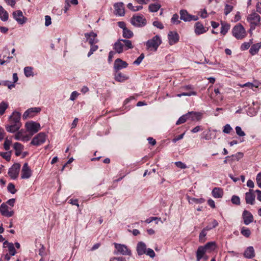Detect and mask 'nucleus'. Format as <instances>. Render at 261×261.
<instances>
[{
	"mask_svg": "<svg viewBox=\"0 0 261 261\" xmlns=\"http://www.w3.org/2000/svg\"><path fill=\"white\" fill-rule=\"evenodd\" d=\"M7 189L8 191L13 194H15L17 191L14 185L12 183H9L8 184Z\"/></svg>",
	"mask_w": 261,
	"mask_h": 261,
	"instance_id": "37998d69",
	"label": "nucleus"
},
{
	"mask_svg": "<svg viewBox=\"0 0 261 261\" xmlns=\"http://www.w3.org/2000/svg\"><path fill=\"white\" fill-rule=\"evenodd\" d=\"M201 118V114L199 112H189L187 114L181 116L177 121L176 124L179 125L185 122L188 119L191 118L192 120H199Z\"/></svg>",
	"mask_w": 261,
	"mask_h": 261,
	"instance_id": "f257e3e1",
	"label": "nucleus"
},
{
	"mask_svg": "<svg viewBox=\"0 0 261 261\" xmlns=\"http://www.w3.org/2000/svg\"><path fill=\"white\" fill-rule=\"evenodd\" d=\"M133 36V33L127 28L123 31V36L126 38H130Z\"/></svg>",
	"mask_w": 261,
	"mask_h": 261,
	"instance_id": "4c0bfd02",
	"label": "nucleus"
},
{
	"mask_svg": "<svg viewBox=\"0 0 261 261\" xmlns=\"http://www.w3.org/2000/svg\"><path fill=\"white\" fill-rule=\"evenodd\" d=\"M247 20L250 23V31L254 30L256 26L260 24V16L255 12L248 15Z\"/></svg>",
	"mask_w": 261,
	"mask_h": 261,
	"instance_id": "7ed1b4c3",
	"label": "nucleus"
},
{
	"mask_svg": "<svg viewBox=\"0 0 261 261\" xmlns=\"http://www.w3.org/2000/svg\"><path fill=\"white\" fill-rule=\"evenodd\" d=\"M13 79L14 81L13 83L8 81H3V84L5 86H7L9 89H12L13 88L15 87V83L18 80V77L16 73H14L13 74Z\"/></svg>",
	"mask_w": 261,
	"mask_h": 261,
	"instance_id": "412c9836",
	"label": "nucleus"
},
{
	"mask_svg": "<svg viewBox=\"0 0 261 261\" xmlns=\"http://www.w3.org/2000/svg\"><path fill=\"white\" fill-rule=\"evenodd\" d=\"M114 245L117 250L115 253L116 254H121L124 255L130 254L131 251L126 246L116 243H114Z\"/></svg>",
	"mask_w": 261,
	"mask_h": 261,
	"instance_id": "1a4fd4ad",
	"label": "nucleus"
},
{
	"mask_svg": "<svg viewBox=\"0 0 261 261\" xmlns=\"http://www.w3.org/2000/svg\"><path fill=\"white\" fill-rule=\"evenodd\" d=\"M123 48L124 44L122 43V39H119L115 43L114 45V49L117 53L120 54L122 53Z\"/></svg>",
	"mask_w": 261,
	"mask_h": 261,
	"instance_id": "5701e85b",
	"label": "nucleus"
},
{
	"mask_svg": "<svg viewBox=\"0 0 261 261\" xmlns=\"http://www.w3.org/2000/svg\"><path fill=\"white\" fill-rule=\"evenodd\" d=\"M25 126L27 130L30 132L32 135L38 132L41 128L39 123L32 121L27 122Z\"/></svg>",
	"mask_w": 261,
	"mask_h": 261,
	"instance_id": "423d86ee",
	"label": "nucleus"
},
{
	"mask_svg": "<svg viewBox=\"0 0 261 261\" xmlns=\"http://www.w3.org/2000/svg\"><path fill=\"white\" fill-rule=\"evenodd\" d=\"M137 251L138 255H142L146 253V247L145 244L141 242H139L137 247Z\"/></svg>",
	"mask_w": 261,
	"mask_h": 261,
	"instance_id": "393cba45",
	"label": "nucleus"
},
{
	"mask_svg": "<svg viewBox=\"0 0 261 261\" xmlns=\"http://www.w3.org/2000/svg\"><path fill=\"white\" fill-rule=\"evenodd\" d=\"M175 165L180 169H186L187 166L184 163L178 161L175 163Z\"/></svg>",
	"mask_w": 261,
	"mask_h": 261,
	"instance_id": "13d9d810",
	"label": "nucleus"
},
{
	"mask_svg": "<svg viewBox=\"0 0 261 261\" xmlns=\"http://www.w3.org/2000/svg\"><path fill=\"white\" fill-rule=\"evenodd\" d=\"M230 29V25L226 23H221V33L225 35Z\"/></svg>",
	"mask_w": 261,
	"mask_h": 261,
	"instance_id": "72a5a7b5",
	"label": "nucleus"
},
{
	"mask_svg": "<svg viewBox=\"0 0 261 261\" xmlns=\"http://www.w3.org/2000/svg\"><path fill=\"white\" fill-rule=\"evenodd\" d=\"M32 175V171L28 166L27 163H25L21 170V177L22 179H28Z\"/></svg>",
	"mask_w": 261,
	"mask_h": 261,
	"instance_id": "2eb2a0df",
	"label": "nucleus"
},
{
	"mask_svg": "<svg viewBox=\"0 0 261 261\" xmlns=\"http://www.w3.org/2000/svg\"><path fill=\"white\" fill-rule=\"evenodd\" d=\"M205 32H206V30L203 24L199 22H196L195 25V33L197 35H200Z\"/></svg>",
	"mask_w": 261,
	"mask_h": 261,
	"instance_id": "b1692460",
	"label": "nucleus"
},
{
	"mask_svg": "<svg viewBox=\"0 0 261 261\" xmlns=\"http://www.w3.org/2000/svg\"><path fill=\"white\" fill-rule=\"evenodd\" d=\"M245 86H248L249 88L252 89L253 87L257 88L258 87V84H254L251 83H247L242 86V87H245Z\"/></svg>",
	"mask_w": 261,
	"mask_h": 261,
	"instance_id": "e2e57ef3",
	"label": "nucleus"
},
{
	"mask_svg": "<svg viewBox=\"0 0 261 261\" xmlns=\"http://www.w3.org/2000/svg\"><path fill=\"white\" fill-rule=\"evenodd\" d=\"M8 248L9 249V251L10 252V254L12 256H14L16 253V251L15 250V249L14 246V244L12 243L9 244V246H8Z\"/></svg>",
	"mask_w": 261,
	"mask_h": 261,
	"instance_id": "a19ab883",
	"label": "nucleus"
},
{
	"mask_svg": "<svg viewBox=\"0 0 261 261\" xmlns=\"http://www.w3.org/2000/svg\"><path fill=\"white\" fill-rule=\"evenodd\" d=\"M20 169V164L19 163H15L9 169L8 174L11 177V178L15 179L18 176Z\"/></svg>",
	"mask_w": 261,
	"mask_h": 261,
	"instance_id": "6e6552de",
	"label": "nucleus"
},
{
	"mask_svg": "<svg viewBox=\"0 0 261 261\" xmlns=\"http://www.w3.org/2000/svg\"><path fill=\"white\" fill-rule=\"evenodd\" d=\"M196 94H197V93L196 92L191 91L190 92H188V93L184 92L181 94H177V96L180 97L182 96H192V95H196Z\"/></svg>",
	"mask_w": 261,
	"mask_h": 261,
	"instance_id": "6e6d98bb",
	"label": "nucleus"
},
{
	"mask_svg": "<svg viewBox=\"0 0 261 261\" xmlns=\"http://www.w3.org/2000/svg\"><path fill=\"white\" fill-rule=\"evenodd\" d=\"M206 249L202 246H200L198 248L196 252V258L197 261H199L203 256Z\"/></svg>",
	"mask_w": 261,
	"mask_h": 261,
	"instance_id": "cd10ccee",
	"label": "nucleus"
},
{
	"mask_svg": "<svg viewBox=\"0 0 261 261\" xmlns=\"http://www.w3.org/2000/svg\"><path fill=\"white\" fill-rule=\"evenodd\" d=\"M256 180L257 186L260 188H261V172H259L258 174H257L256 177Z\"/></svg>",
	"mask_w": 261,
	"mask_h": 261,
	"instance_id": "bf43d9fd",
	"label": "nucleus"
},
{
	"mask_svg": "<svg viewBox=\"0 0 261 261\" xmlns=\"http://www.w3.org/2000/svg\"><path fill=\"white\" fill-rule=\"evenodd\" d=\"M242 217L244 224L247 225H249L253 221V215L247 210L243 211Z\"/></svg>",
	"mask_w": 261,
	"mask_h": 261,
	"instance_id": "a211bd4d",
	"label": "nucleus"
},
{
	"mask_svg": "<svg viewBox=\"0 0 261 261\" xmlns=\"http://www.w3.org/2000/svg\"><path fill=\"white\" fill-rule=\"evenodd\" d=\"M245 30L241 24L236 25L232 30L233 35L238 39H241L245 36Z\"/></svg>",
	"mask_w": 261,
	"mask_h": 261,
	"instance_id": "20e7f679",
	"label": "nucleus"
},
{
	"mask_svg": "<svg viewBox=\"0 0 261 261\" xmlns=\"http://www.w3.org/2000/svg\"><path fill=\"white\" fill-rule=\"evenodd\" d=\"M128 64L121 59H117L114 64V69L115 72H118L120 70L127 67Z\"/></svg>",
	"mask_w": 261,
	"mask_h": 261,
	"instance_id": "f8f14e48",
	"label": "nucleus"
},
{
	"mask_svg": "<svg viewBox=\"0 0 261 261\" xmlns=\"http://www.w3.org/2000/svg\"><path fill=\"white\" fill-rule=\"evenodd\" d=\"M236 130L237 134L240 137H243L245 136V133L242 130L241 127L237 126L236 127Z\"/></svg>",
	"mask_w": 261,
	"mask_h": 261,
	"instance_id": "8fccbe9b",
	"label": "nucleus"
},
{
	"mask_svg": "<svg viewBox=\"0 0 261 261\" xmlns=\"http://www.w3.org/2000/svg\"><path fill=\"white\" fill-rule=\"evenodd\" d=\"M180 18L184 21H190L191 20H197L198 17L195 15H192L188 14L186 10H181L179 12Z\"/></svg>",
	"mask_w": 261,
	"mask_h": 261,
	"instance_id": "9b49d317",
	"label": "nucleus"
},
{
	"mask_svg": "<svg viewBox=\"0 0 261 261\" xmlns=\"http://www.w3.org/2000/svg\"><path fill=\"white\" fill-rule=\"evenodd\" d=\"M169 43L170 45H173L178 42L179 36L176 32L170 31L168 35Z\"/></svg>",
	"mask_w": 261,
	"mask_h": 261,
	"instance_id": "4468645a",
	"label": "nucleus"
},
{
	"mask_svg": "<svg viewBox=\"0 0 261 261\" xmlns=\"http://www.w3.org/2000/svg\"><path fill=\"white\" fill-rule=\"evenodd\" d=\"M21 114L19 112L14 111L12 115L9 117L10 123L17 124L21 126L20 120Z\"/></svg>",
	"mask_w": 261,
	"mask_h": 261,
	"instance_id": "ddd939ff",
	"label": "nucleus"
},
{
	"mask_svg": "<svg viewBox=\"0 0 261 261\" xmlns=\"http://www.w3.org/2000/svg\"><path fill=\"white\" fill-rule=\"evenodd\" d=\"M1 155L5 159L6 161H9L11 159V151H8L6 152H1Z\"/></svg>",
	"mask_w": 261,
	"mask_h": 261,
	"instance_id": "c03bdc74",
	"label": "nucleus"
},
{
	"mask_svg": "<svg viewBox=\"0 0 261 261\" xmlns=\"http://www.w3.org/2000/svg\"><path fill=\"white\" fill-rule=\"evenodd\" d=\"M233 8V7L232 6H231V5H229L228 4H226L225 9H224V14L226 15H227L230 12L232 11Z\"/></svg>",
	"mask_w": 261,
	"mask_h": 261,
	"instance_id": "09e8293b",
	"label": "nucleus"
},
{
	"mask_svg": "<svg viewBox=\"0 0 261 261\" xmlns=\"http://www.w3.org/2000/svg\"><path fill=\"white\" fill-rule=\"evenodd\" d=\"M215 242H210L207 243L203 247H205V248L207 249H214L215 247Z\"/></svg>",
	"mask_w": 261,
	"mask_h": 261,
	"instance_id": "49530a36",
	"label": "nucleus"
},
{
	"mask_svg": "<svg viewBox=\"0 0 261 261\" xmlns=\"http://www.w3.org/2000/svg\"><path fill=\"white\" fill-rule=\"evenodd\" d=\"M132 24L137 27H142L146 25V20L143 15L134 16L131 19Z\"/></svg>",
	"mask_w": 261,
	"mask_h": 261,
	"instance_id": "39448f33",
	"label": "nucleus"
},
{
	"mask_svg": "<svg viewBox=\"0 0 261 261\" xmlns=\"http://www.w3.org/2000/svg\"><path fill=\"white\" fill-rule=\"evenodd\" d=\"M256 11L261 15V3L257 2L255 6Z\"/></svg>",
	"mask_w": 261,
	"mask_h": 261,
	"instance_id": "338daca9",
	"label": "nucleus"
},
{
	"mask_svg": "<svg viewBox=\"0 0 261 261\" xmlns=\"http://www.w3.org/2000/svg\"><path fill=\"white\" fill-rule=\"evenodd\" d=\"M231 202L232 203L239 205L240 204V199L239 197L233 195L231 198Z\"/></svg>",
	"mask_w": 261,
	"mask_h": 261,
	"instance_id": "864d4df0",
	"label": "nucleus"
},
{
	"mask_svg": "<svg viewBox=\"0 0 261 261\" xmlns=\"http://www.w3.org/2000/svg\"><path fill=\"white\" fill-rule=\"evenodd\" d=\"M146 254L149 255L150 257L153 258L155 256V253L153 250L151 249H148L147 251H146Z\"/></svg>",
	"mask_w": 261,
	"mask_h": 261,
	"instance_id": "052dcab7",
	"label": "nucleus"
},
{
	"mask_svg": "<svg viewBox=\"0 0 261 261\" xmlns=\"http://www.w3.org/2000/svg\"><path fill=\"white\" fill-rule=\"evenodd\" d=\"M128 76L119 71L115 74V80L119 82H123L128 80Z\"/></svg>",
	"mask_w": 261,
	"mask_h": 261,
	"instance_id": "a878e982",
	"label": "nucleus"
},
{
	"mask_svg": "<svg viewBox=\"0 0 261 261\" xmlns=\"http://www.w3.org/2000/svg\"><path fill=\"white\" fill-rule=\"evenodd\" d=\"M261 47V43H257L252 45L250 48L249 52L252 55H254L259 50Z\"/></svg>",
	"mask_w": 261,
	"mask_h": 261,
	"instance_id": "7c9ffc66",
	"label": "nucleus"
},
{
	"mask_svg": "<svg viewBox=\"0 0 261 261\" xmlns=\"http://www.w3.org/2000/svg\"><path fill=\"white\" fill-rule=\"evenodd\" d=\"M0 212L1 214L7 217H11L13 216L14 212L9 208L5 203H3L0 206Z\"/></svg>",
	"mask_w": 261,
	"mask_h": 261,
	"instance_id": "9d476101",
	"label": "nucleus"
},
{
	"mask_svg": "<svg viewBox=\"0 0 261 261\" xmlns=\"http://www.w3.org/2000/svg\"><path fill=\"white\" fill-rule=\"evenodd\" d=\"M171 22L174 24H178L180 23V21L179 20V16L177 14H173L171 19Z\"/></svg>",
	"mask_w": 261,
	"mask_h": 261,
	"instance_id": "ea45409f",
	"label": "nucleus"
},
{
	"mask_svg": "<svg viewBox=\"0 0 261 261\" xmlns=\"http://www.w3.org/2000/svg\"><path fill=\"white\" fill-rule=\"evenodd\" d=\"M144 58V54H141L140 55V56L139 57H138L137 59L133 62V64L135 65H139L142 61Z\"/></svg>",
	"mask_w": 261,
	"mask_h": 261,
	"instance_id": "3c124183",
	"label": "nucleus"
},
{
	"mask_svg": "<svg viewBox=\"0 0 261 261\" xmlns=\"http://www.w3.org/2000/svg\"><path fill=\"white\" fill-rule=\"evenodd\" d=\"M115 14L120 16H124L125 10L123 3H118L114 5Z\"/></svg>",
	"mask_w": 261,
	"mask_h": 261,
	"instance_id": "6ab92c4d",
	"label": "nucleus"
},
{
	"mask_svg": "<svg viewBox=\"0 0 261 261\" xmlns=\"http://www.w3.org/2000/svg\"><path fill=\"white\" fill-rule=\"evenodd\" d=\"M206 234V232L202 229L199 236V240L201 243H203L205 241Z\"/></svg>",
	"mask_w": 261,
	"mask_h": 261,
	"instance_id": "79ce46f5",
	"label": "nucleus"
},
{
	"mask_svg": "<svg viewBox=\"0 0 261 261\" xmlns=\"http://www.w3.org/2000/svg\"><path fill=\"white\" fill-rule=\"evenodd\" d=\"M162 43V40L159 35H155L146 42L147 49L156 51Z\"/></svg>",
	"mask_w": 261,
	"mask_h": 261,
	"instance_id": "f03ea898",
	"label": "nucleus"
},
{
	"mask_svg": "<svg viewBox=\"0 0 261 261\" xmlns=\"http://www.w3.org/2000/svg\"><path fill=\"white\" fill-rule=\"evenodd\" d=\"M122 41L124 44V47L125 50L133 48L131 41L126 39H122Z\"/></svg>",
	"mask_w": 261,
	"mask_h": 261,
	"instance_id": "c9c22d12",
	"label": "nucleus"
},
{
	"mask_svg": "<svg viewBox=\"0 0 261 261\" xmlns=\"http://www.w3.org/2000/svg\"><path fill=\"white\" fill-rule=\"evenodd\" d=\"M11 143V141L8 140V139H6L4 143V147L6 150H9Z\"/></svg>",
	"mask_w": 261,
	"mask_h": 261,
	"instance_id": "603ef678",
	"label": "nucleus"
},
{
	"mask_svg": "<svg viewBox=\"0 0 261 261\" xmlns=\"http://www.w3.org/2000/svg\"><path fill=\"white\" fill-rule=\"evenodd\" d=\"M9 105L5 101H2L0 103V115H3L8 108Z\"/></svg>",
	"mask_w": 261,
	"mask_h": 261,
	"instance_id": "f704fd0d",
	"label": "nucleus"
},
{
	"mask_svg": "<svg viewBox=\"0 0 261 261\" xmlns=\"http://www.w3.org/2000/svg\"><path fill=\"white\" fill-rule=\"evenodd\" d=\"M79 95V93L76 91H73L70 97V99L73 101L75 100Z\"/></svg>",
	"mask_w": 261,
	"mask_h": 261,
	"instance_id": "69168bd1",
	"label": "nucleus"
},
{
	"mask_svg": "<svg viewBox=\"0 0 261 261\" xmlns=\"http://www.w3.org/2000/svg\"><path fill=\"white\" fill-rule=\"evenodd\" d=\"M91 45L90 49L88 54V57H89L90 56H91L93 54L94 51H96L98 48V45H95V44H93V45Z\"/></svg>",
	"mask_w": 261,
	"mask_h": 261,
	"instance_id": "de8ad7c7",
	"label": "nucleus"
},
{
	"mask_svg": "<svg viewBox=\"0 0 261 261\" xmlns=\"http://www.w3.org/2000/svg\"><path fill=\"white\" fill-rule=\"evenodd\" d=\"M153 25L158 29L162 30L164 29V27L163 23L159 21H154L152 23Z\"/></svg>",
	"mask_w": 261,
	"mask_h": 261,
	"instance_id": "5fc2aeb1",
	"label": "nucleus"
},
{
	"mask_svg": "<svg viewBox=\"0 0 261 261\" xmlns=\"http://www.w3.org/2000/svg\"><path fill=\"white\" fill-rule=\"evenodd\" d=\"M161 6L159 4H151L149 5L148 9L151 12H156L161 8Z\"/></svg>",
	"mask_w": 261,
	"mask_h": 261,
	"instance_id": "473e14b6",
	"label": "nucleus"
},
{
	"mask_svg": "<svg viewBox=\"0 0 261 261\" xmlns=\"http://www.w3.org/2000/svg\"><path fill=\"white\" fill-rule=\"evenodd\" d=\"M14 18L19 23L22 24L25 22L26 18L23 16L20 10L14 11L13 13Z\"/></svg>",
	"mask_w": 261,
	"mask_h": 261,
	"instance_id": "f3484780",
	"label": "nucleus"
},
{
	"mask_svg": "<svg viewBox=\"0 0 261 261\" xmlns=\"http://www.w3.org/2000/svg\"><path fill=\"white\" fill-rule=\"evenodd\" d=\"M0 18L3 21H7L9 18L8 12L4 10L2 6H0Z\"/></svg>",
	"mask_w": 261,
	"mask_h": 261,
	"instance_id": "2f4dec72",
	"label": "nucleus"
},
{
	"mask_svg": "<svg viewBox=\"0 0 261 261\" xmlns=\"http://www.w3.org/2000/svg\"><path fill=\"white\" fill-rule=\"evenodd\" d=\"M250 46V44L249 42H244L241 45V49L242 50H246L249 48Z\"/></svg>",
	"mask_w": 261,
	"mask_h": 261,
	"instance_id": "0e129e2a",
	"label": "nucleus"
},
{
	"mask_svg": "<svg viewBox=\"0 0 261 261\" xmlns=\"http://www.w3.org/2000/svg\"><path fill=\"white\" fill-rule=\"evenodd\" d=\"M241 233L242 235L247 238H248L251 234L250 230L248 228L245 227L242 228Z\"/></svg>",
	"mask_w": 261,
	"mask_h": 261,
	"instance_id": "58836bf2",
	"label": "nucleus"
},
{
	"mask_svg": "<svg viewBox=\"0 0 261 261\" xmlns=\"http://www.w3.org/2000/svg\"><path fill=\"white\" fill-rule=\"evenodd\" d=\"M13 147L15 150V155L17 156H19L23 149V146L21 144L16 142L14 143Z\"/></svg>",
	"mask_w": 261,
	"mask_h": 261,
	"instance_id": "c756f323",
	"label": "nucleus"
},
{
	"mask_svg": "<svg viewBox=\"0 0 261 261\" xmlns=\"http://www.w3.org/2000/svg\"><path fill=\"white\" fill-rule=\"evenodd\" d=\"M45 25L46 27L49 26L51 23V18L49 16L46 15L45 16Z\"/></svg>",
	"mask_w": 261,
	"mask_h": 261,
	"instance_id": "680f3d73",
	"label": "nucleus"
},
{
	"mask_svg": "<svg viewBox=\"0 0 261 261\" xmlns=\"http://www.w3.org/2000/svg\"><path fill=\"white\" fill-rule=\"evenodd\" d=\"M213 196L215 198H221L223 195V190L220 188H215L212 192Z\"/></svg>",
	"mask_w": 261,
	"mask_h": 261,
	"instance_id": "bb28decb",
	"label": "nucleus"
},
{
	"mask_svg": "<svg viewBox=\"0 0 261 261\" xmlns=\"http://www.w3.org/2000/svg\"><path fill=\"white\" fill-rule=\"evenodd\" d=\"M255 195L253 194V190L250 189L248 192L245 194V201L247 204L253 205L255 201Z\"/></svg>",
	"mask_w": 261,
	"mask_h": 261,
	"instance_id": "aec40b11",
	"label": "nucleus"
},
{
	"mask_svg": "<svg viewBox=\"0 0 261 261\" xmlns=\"http://www.w3.org/2000/svg\"><path fill=\"white\" fill-rule=\"evenodd\" d=\"M85 37L86 41H88L90 45L96 44L98 42V40L96 38L97 34L93 32L85 33Z\"/></svg>",
	"mask_w": 261,
	"mask_h": 261,
	"instance_id": "dca6fc26",
	"label": "nucleus"
},
{
	"mask_svg": "<svg viewBox=\"0 0 261 261\" xmlns=\"http://www.w3.org/2000/svg\"><path fill=\"white\" fill-rule=\"evenodd\" d=\"M46 137L44 133H40L33 138L31 144L35 146L40 145L45 142Z\"/></svg>",
	"mask_w": 261,
	"mask_h": 261,
	"instance_id": "0eeeda50",
	"label": "nucleus"
},
{
	"mask_svg": "<svg viewBox=\"0 0 261 261\" xmlns=\"http://www.w3.org/2000/svg\"><path fill=\"white\" fill-rule=\"evenodd\" d=\"M21 126L18 125L17 124L10 123V125H8L6 126V130L10 133H14L19 129Z\"/></svg>",
	"mask_w": 261,
	"mask_h": 261,
	"instance_id": "c85d7f7f",
	"label": "nucleus"
},
{
	"mask_svg": "<svg viewBox=\"0 0 261 261\" xmlns=\"http://www.w3.org/2000/svg\"><path fill=\"white\" fill-rule=\"evenodd\" d=\"M192 202L197 203H201L204 201V200L203 198L197 199L195 198H193L191 199Z\"/></svg>",
	"mask_w": 261,
	"mask_h": 261,
	"instance_id": "774afa93",
	"label": "nucleus"
},
{
	"mask_svg": "<svg viewBox=\"0 0 261 261\" xmlns=\"http://www.w3.org/2000/svg\"><path fill=\"white\" fill-rule=\"evenodd\" d=\"M255 251L252 246L247 247L244 252V256L247 258H252L255 256Z\"/></svg>",
	"mask_w": 261,
	"mask_h": 261,
	"instance_id": "4be33fe9",
	"label": "nucleus"
},
{
	"mask_svg": "<svg viewBox=\"0 0 261 261\" xmlns=\"http://www.w3.org/2000/svg\"><path fill=\"white\" fill-rule=\"evenodd\" d=\"M24 73L27 77L33 75V68L32 67H25L24 68Z\"/></svg>",
	"mask_w": 261,
	"mask_h": 261,
	"instance_id": "e433bc0d",
	"label": "nucleus"
},
{
	"mask_svg": "<svg viewBox=\"0 0 261 261\" xmlns=\"http://www.w3.org/2000/svg\"><path fill=\"white\" fill-rule=\"evenodd\" d=\"M232 129V128L230 125L227 124L224 126L223 132L225 134H229Z\"/></svg>",
	"mask_w": 261,
	"mask_h": 261,
	"instance_id": "4d7b16f0",
	"label": "nucleus"
},
{
	"mask_svg": "<svg viewBox=\"0 0 261 261\" xmlns=\"http://www.w3.org/2000/svg\"><path fill=\"white\" fill-rule=\"evenodd\" d=\"M24 130L21 129L19 130L18 132H17L15 135V139L17 140H22V138L23 137V133Z\"/></svg>",
	"mask_w": 261,
	"mask_h": 261,
	"instance_id": "a18cd8bd",
	"label": "nucleus"
}]
</instances>
